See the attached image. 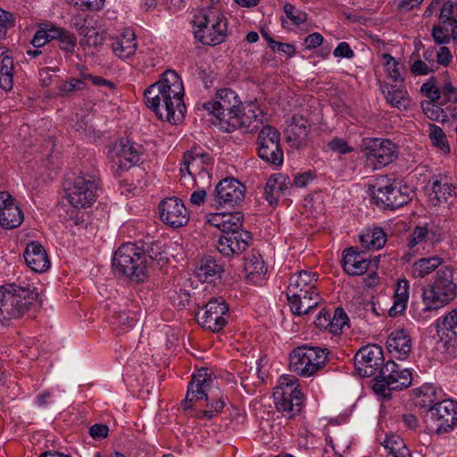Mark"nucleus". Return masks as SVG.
I'll list each match as a JSON object with an SVG mask.
<instances>
[{
	"mask_svg": "<svg viewBox=\"0 0 457 457\" xmlns=\"http://www.w3.org/2000/svg\"><path fill=\"white\" fill-rule=\"evenodd\" d=\"M184 95L181 78L176 71L167 70L157 82L145 90L144 98L146 106L160 120L178 124L183 120L187 111Z\"/></svg>",
	"mask_w": 457,
	"mask_h": 457,
	"instance_id": "obj_1",
	"label": "nucleus"
},
{
	"mask_svg": "<svg viewBox=\"0 0 457 457\" xmlns=\"http://www.w3.org/2000/svg\"><path fill=\"white\" fill-rule=\"evenodd\" d=\"M38 294L27 283H6L0 286V320H20L29 312Z\"/></svg>",
	"mask_w": 457,
	"mask_h": 457,
	"instance_id": "obj_2",
	"label": "nucleus"
},
{
	"mask_svg": "<svg viewBox=\"0 0 457 457\" xmlns=\"http://www.w3.org/2000/svg\"><path fill=\"white\" fill-rule=\"evenodd\" d=\"M212 380L208 374L207 370H199L197 374L193 375L191 381L187 386V392L185 398L184 409H191L194 402H205V410L195 413L197 419H212L220 414L225 406L222 395H219L211 388Z\"/></svg>",
	"mask_w": 457,
	"mask_h": 457,
	"instance_id": "obj_3",
	"label": "nucleus"
},
{
	"mask_svg": "<svg viewBox=\"0 0 457 457\" xmlns=\"http://www.w3.org/2000/svg\"><path fill=\"white\" fill-rule=\"evenodd\" d=\"M368 192L373 203L384 209L400 208L412 198L409 187L383 176L376 178L374 183L369 185Z\"/></svg>",
	"mask_w": 457,
	"mask_h": 457,
	"instance_id": "obj_4",
	"label": "nucleus"
},
{
	"mask_svg": "<svg viewBox=\"0 0 457 457\" xmlns=\"http://www.w3.org/2000/svg\"><path fill=\"white\" fill-rule=\"evenodd\" d=\"M453 270L443 266L437 271L435 281L428 289H423L424 310H437L448 304L457 294V285L453 282Z\"/></svg>",
	"mask_w": 457,
	"mask_h": 457,
	"instance_id": "obj_5",
	"label": "nucleus"
},
{
	"mask_svg": "<svg viewBox=\"0 0 457 457\" xmlns=\"http://www.w3.org/2000/svg\"><path fill=\"white\" fill-rule=\"evenodd\" d=\"M139 246L132 243L120 245L114 253L112 267L115 272L122 274L137 283L147 277L145 256L142 255Z\"/></svg>",
	"mask_w": 457,
	"mask_h": 457,
	"instance_id": "obj_6",
	"label": "nucleus"
},
{
	"mask_svg": "<svg viewBox=\"0 0 457 457\" xmlns=\"http://www.w3.org/2000/svg\"><path fill=\"white\" fill-rule=\"evenodd\" d=\"M411 384V373L408 369H400L394 361H388L374 378L372 386L377 395L390 398V392L408 387Z\"/></svg>",
	"mask_w": 457,
	"mask_h": 457,
	"instance_id": "obj_7",
	"label": "nucleus"
},
{
	"mask_svg": "<svg viewBox=\"0 0 457 457\" xmlns=\"http://www.w3.org/2000/svg\"><path fill=\"white\" fill-rule=\"evenodd\" d=\"M195 37L206 46H216L222 43L227 36V22L223 16L212 11L203 12L195 16Z\"/></svg>",
	"mask_w": 457,
	"mask_h": 457,
	"instance_id": "obj_8",
	"label": "nucleus"
},
{
	"mask_svg": "<svg viewBox=\"0 0 457 457\" xmlns=\"http://www.w3.org/2000/svg\"><path fill=\"white\" fill-rule=\"evenodd\" d=\"M97 181L91 175H80L66 180L65 192L70 204L75 208L90 206L96 199Z\"/></svg>",
	"mask_w": 457,
	"mask_h": 457,
	"instance_id": "obj_9",
	"label": "nucleus"
},
{
	"mask_svg": "<svg viewBox=\"0 0 457 457\" xmlns=\"http://www.w3.org/2000/svg\"><path fill=\"white\" fill-rule=\"evenodd\" d=\"M241 104L234 90L222 88L217 92L214 100L204 103L203 107L216 118L217 122L213 121V123L221 129L223 121H228L229 117L237 115V112H239Z\"/></svg>",
	"mask_w": 457,
	"mask_h": 457,
	"instance_id": "obj_10",
	"label": "nucleus"
},
{
	"mask_svg": "<svg viewBox=\"0 0 457 457\" xmlns=\"http://www.w3.org/2000/svg\"><path fill=\"white\" fill-rule=\"evenodd\" d=\"M258 156L264 162L276 166L282 165L284 153L280 144V132L270 125H264L257 137Z\"/></svg>",
	"mask_w": 457,
	"mask_h": 457,
	"instance_id": "obj_11",
	"label": "nucleus"
},
{
	"mask_svg": "<svg viewBox=\"0 0 457 457\" xmlns=\"http://www.w3.org/2000/svg\"><path fill=\"white\" fill-rule=\"evenodd\" d=\"M354 368L362 378H376L384 368V353L381 346L376 344L361 347L354 355Z\"/></svg>",
	"mask_w": 457,
	"mask_h": 457,
	"instance_id": "obj_12",
	"label": "nucleus"
},
{
	"mask_svg": "<svg viewBox=\"0 0 457 457\" xmlns=\"http://www.w3.org/2000/svg\"><path fill=\"white\" fill-rule=\"evenodd\" d=\"M225 315H228V304L222 297H215L196 312L195 320L204 328L217 333L227 324Z\"/></svg>",
	"mask_w": 457,
	"mask_h": 457,
	"instance_id": "obj_13",
	"label": "nucleus"
},
{
	"mask_svg": "<svg viewBox=\"0 0 457 457\" xmlns=\"http://www.w3.org/2000/svg\"><path fill=\"white\" fill-rule=\"evenodd\" d=\"M237 115L231 116L228 121H223L221 130L231 132L237 129H244L245 132L253 133L259 129L262 123L263 113L253 102L239 107Z\"/></svg>",
	"mask_w": 457,
	"mask_h": 457,
	"instance_id": "obj_14",
	"label": "nucleus"
},
{
	"mask_svg": "<svg viewBox=\"0 0 457 457\" xmlns=\"http://www.w3.org/2000/svg\"><path fill=\"white\" fill-rule=\"evenodd\" d=\"M142 146L128 138H121L110 152L112 169L117 176L134 167L139 161Z\"/></svg>",
	"mask_w": 457,
	"mask_h": 457,
	"instance_id": "obj_15",
	"label": "nucleus"
},
{
	"mask_svg": "<svg viewBox=\"0 0 457 457\" xmlns=\"http://www.w3.org/2000/svg\"><path fill=\"white\" fill-rule=\"evenodd\" d=\"M428 419L435 424L437 433H447L457 426V403L444 400L428 410Z\"/></svg>",
	"mask_w": 457,
	"mask_h": 457,
	"instance_id": "obj_16",
	"label": "nucleus"
},
{
	"mask_svg": "<svg viewBox=\"0 0 457 457\" xmlns=\"http://www.w3.org/2000/svg\"><path fill=\"white\" fill-rule=\"evenodd\" d=\"M159 212L161 220L171 228H181L189 220V214L184 203L174 196L165 198L159 204Z\"/></svg>",
	"mask_w": 457,
	"mask_h": 457,
	"instance_id": "obj_17",
	"label": "nucleus"
},
{
	"mask_svg": "<svg viewBox=\"0 0 457 457\" xmlns=\"http://www.w3.org/2000/svg\"><path fill=\"white\" fill-rule=\"evenodd\" d=\"M245 187L234 178L221 179L215 187L214 200L219 205L235 206L245 199Z\"/></svg>",
	"mask_w": 457,
	"mask_h": 457,
	"instance_id": "obj_18",
	"label": "nucleus"
},
{
	"mask_svg": "<svg viewBox=\"0 0 457 457\" xmlns=\"http://www.w3.org/2000/svg\"><path fill=\"white\" fill-rule=\"evenodd\" d=\"M367 158L375 162V169L391 163L397 156L396 146L389 139L371 138L366 144Z\"/></svg>",
	"mask_w": 457,
	"mask_h": 457,
	"instance_id": "obj_19",
	"label": "nucleus"
},
{
	"mask_svg": "<svg viewBox=\"0 0 457 457\" xmlns=\"http://www.w3.org/2000/svg\"><path fill=\"white\" fill-rule=\"evenodd\" d=\"M273 397L277 410L286 418L291 419L301 411L303 395L300 390L275 388Z\"/></svg>",
	"mask_w": 457,
	"mask_h": 457,
	"instance_id": "obj_20",
	"label": "nucleus"
},
{
	"mask_svg": "<svg viewBox=\"0 0 457 457\" xmlns=\"http://www.w3.org/2000/svg\"><path fill=\"white\" fill-rule=\"evenodd\" d=\"M251 241V234L246 230L229 232L220 237L217 250L224 256L238 255L245 251Z\"/></svg>",
	"mask_w": 457,
	"mask_h": 457,
	"instance_id": "obj_21",
	"label": "nucleus"
},
{
	"mask_svg": "<svg viewBox=\"0 0 457 457\" xmlns=\"http://www.w3.org/2000/svg\"><path fill=\"white\" fill-rule=\"evenodd\" d=\"M430 203L436 206L456 196L455 187L446 176L435 175L427 186Z\"/></svg>",
	"mask_w": 457,
	"mask_h": 457,
	"instance_id": "obj_22",
	"label": "nucleus"
},
{
	"mask_svg": "<svg viewBox=\"0 0 457 457\" xmlns=\"http://www.w3.org/2000/svg\"><path fill=\"white\" fill-rule=\"evenodd\" d=\"M439 341L444 348L451 353H457V310L449 312L441 324L437 326Z\"/></svg>",
	"mask_w": 457,
	"mask_h": 457,
	"instance_id": "obj_23",
	"label": "nucleus"
},
{
	"mask_svg": "<svg viewBox=\"0 0 457 457\" xmlns=\"http://www.w3.org/2000/svg\"><path fill=\"white\" fill-rule=\"evenodd\" d=\"M25 262L35 272H45L50 268V260L44 246L37 241L29 243L23 253Z\"/></svg>",
	"mask_w": 457,
	"mask_h": 457,
	"instance_id": "obj_24",
	"label": "nucleus"
},
{
	"mask_svg": "<svg viewBox=\"0 0 457 457\" xmlns=\"http://www.w3.org/2000/svg\"><path fill=\"white\" fill-rule=\"evenodd\" d=\"M342 266L350 276H361L366 273L372 261L367 259L361 253L349 247L343 253Z\"/></svg>",
	"mask_w": 457,
	"mask_h": 457,
	"instance_id": "obj_25",
	"label": "nucleus"
},
{
	"mask_svg": "<svg viewBox=\"0 0 457 457\" xmlns=\"http://www.w3.org/2000/svg\"><path fill=\"white\" fill-rule=\"evenodd\" d=\"M289 127L285 133L287 141L296 148L303 146L309 135L308 120L302 115H294Z\"/></svg>",
	"mask_w": 457,
	"mask_h": 457,
	"instance_id": "obj_26",
	"label": "nucleus"
},
{
	"mask_svg": "<svg viewBox=\"0 0 457 457\" xmlns=\"http://www.w3.org/2000/svg\"><path fill=\"white\" fill-rule=\"evenodd\" d=\"M292 186L288 175L274 174L268 179L264 187V196L270 205L276 204L278 198Z\"/></svg>",
	"mask_w": 457,
	"mask_h": 457,
	"instance_id": "obj_27",
	"label": "nucleus"
},
{
	"mask_svg": "<svg viewBox=\"0 0 457 457\" xmlns=\"http://www.w3.org/2000/svg\"><path fill=\"white\" fill-rule=\"evenodd\" d=\"M111 47L113 53L121 59L133 55L136 52L137 43L135 33L126 29L120 37L112 38Z\"/></svg>",
	"mask_w": 457,
	"mask_h": 457,
	"instance_id": "obj_28",
	"label": "nucleus"
},
{
	"mask_svg": "<svg viewBox=\"0 0 457 457\" xmlns=\"http://www.w3.org/2000/svg\"><path fill=\"white\" fill-rule=\"evenodd\" d=\"M386 346L390 353L398 354L397 358L405 359L411 350V340L403 329L393 331L387 340Z\"/></svg>",
	"mask_w": 457,
	"mask_h": 457,
	"instance_id": "obj_29",
	"label": "nucleus"
},
{
	"mask_svg": "<svg viewBox=\"0 0 457 457\" xmlns=\"http://www.w3.org/2000/svg\"><path fill=\"white\" fill-rule=\"evenodd\" d=\"M318 274L307 270H301L290 278L289 289L290 294H295L300 289H309L317 291Z\"/></svg>",
	"mask_w": 457,
	"mask_h": 457,
	"instance_id": "obj_30",
	"label": "nucleus"
},
{
	"mask_svg": "<svg viewBox=\"0 0 457 457\" xmlns=\"http://www.w3.org/2000/svg\"><path fill=\"white\" fill-rule=\"evenodd\" d=\"M306 353V345L295 348L289 355V368L295 374L309 378L312 377V369L308 365L307 358H303Z\"/></svg>",
	"mask_w": 457,
	"mask_h": 457,
	"instance_id": "obj_31",
	"label": "nucleus"
},
{
	"mask_svg": "<svg viewBox=\"0 0 457 457\" xmlns=\"http://www.w3.org/2000/svg\"><path fill=\"white\" fill-rule=\"evenodd\" d=\"M409 298V282L407 279H400L396 284L394 294V304L388 311L390 317H395L404 312Z\"/></svg>",
	"mask_w": 457,
	"mask_h": 457,
	"instance_id": "obj_32",
	"label": "nucleus"
},
{
	"mask_svg": "<svg viewBox=\"0 0 457 457\" xmlns=\"http://www.w3.org/2000/svg\"><path fill=\"white\" fill-rule=\"evenodd\" d=\"M444 262L439 256H431L417 260L411 267V274L414 278H424L436 270Z\"/></svg>",
	"mask_w": 457,
	"mask_h": 457,
	"instance_id": "obj_33",
	"label": "nucleus"
},
{
	"mask_svg": "<svg viewBox=\"0 0 457 457\" xmlns=\"http://www.w3.org/2000/svg\"><path fill=\"white\" fill-rule=\"evenodd\" d=\"M306 355L303 358H307L309 367L312 369V376H313L318 370H321L328 361V349L309 346L306 345Z\"/></svg>",
	"mask_w": 457,
	"mask_h": 457,
	"instance_id": "obj_34",
	"label": "nucleus"
},
{
	"mask_svg": "<svg viewBox=\"0 0 457 457\" xmlns=\"http://www.w3.org/2000/svg\"><path fill=\"white\" fill-rule=\"evenodd\" d=\"M24 216L17 204L11 206L0 212V226L5 229L18 228L23 221Z\"/></svg>",
	"mask_w": 457,
	"mask_h": 457,
	"instance_id": "obj_35",
	"label": "nucleus"
},
{
	"mask_svg": "<svg viewBox=\"0 0 457 457\" xmlns=\"http://www.w3.org/2000/svg\"><path fill=\"white\" fill-rule=\"evenodd\" d=\"M243 269L247 278L255 274H264L266 268L264 262L258 253H251L244 257Z\"/></svg>",
	"mask_w": 457,
	"mask_h": 457,
	"instance_id": "obj_36",
	"label": "nucleus"
},
{
	"mask_svg": "<svg viewBox=\"0 0 457 457\" xmlns=\"http://www.w3.org/2000/svg\"><path fill=\"white\" fill-rule=\"evenodd\" d=\"M360 240L365 247L380 249L386 244V233L380 228H374L361 235Z\"/></svg>",
	"mask_w": 457,
	"mask_h": 457,
	"instance_id": "obj_37",
	"label": "nucleus"
},
{
	"mask_svg": "<svg viewBox=\"0 0 457 457\" xmlns=\"http://www.w3.org/2000/svg\"><path fill=\"white\" fill-rule=\"evenodd\" d=\"M244 215L240 212H228L224 217V227L221 228L222 235L229 232L241 231Z\"/></svg>",
	"mask_w": 457,
	"mask_h": 457,
	"instance_id": "obj_38",
	"label": "nucleus"
},
{
	"mask_svg": "<svg viewBox=\"0 0 457 457\" xmlns=\"http://www.w3.org/2000/svg\"><path fill=\"white\" fill-rule=\"evenodd\" d=\"M349 319L343 308L337 307L331 316L329 333L338 335L344 328L349 327Z\"/></svg>",
	"mask_w": 457,
	"mask_h": 457,
	"instance_id": "obj_39",
	"label": "nucleus"
},
{
	"mask_svg": "<svg viewBox=\"0 0 457 457\" xmlns=\"http://www.w3.org/2000/svg\"><path fill=\"white\" fill-rule=\"evenodd\" d=\"M311 292H312V290L300 289L298 292H295V294H294L293 295V294H290L289 289L287 290V297L292 313L301 312V307L303 306V299L304 301H307V297L310 296Z\"/></svg>",
	"mask_w": 457,
	"mask_h": 457,
	"instance_id": "obj_40",
	"label": "nucleus"
},
{
	"mask_svg": "<svg viewBox=\"0 0 457 457\" xmlns=\"http://www.w3.org/2000/svg\"><path fill=\"white\" fill-rule=\"evenodd\" d=\"M223 272L221 265L218 264L212 257L206 258L198 269V276H204V280Z\"/></svg>",
	"mask_w": 457,
	"mask_h": 457,
	"instance_id": "obj_41",
	"label": "nucleus"
},
{
	"mask_svg": "<svg viewBox=\"0 0 457 457\" xmlns=\"http://www.w3.org/2000/svg\"><path fill=\"white\" fill-rule=\"evenodd\" d=\"M429 136L433 143L444 153L450 152V145L447 142L446 136L440 127L435 124H430Z\"/></svg>",
	"mask_w": 457,
	"mask_h": 457,
	"instance_id": "obj_42",
	"label": "nucleus"
},
{
	"mask_svg": "<svg viewBox=\"0 0 457 457\" xmlns=\"http://www.w3.org/2000/svg\"><path fill=\"white\" fill-rule=\"evenodd\" d=\"M111 322L112 325L117 326L121 331H128L134 326L136 319L135 317H130L129 312L123 311L114 312L112 315Z\"/></svg>",
	"mask_w": 457,
	"mask_h": 457,
	"instance_id": "obj_43",
	"label": "nucleus"
},
{
	"mask_svg": "<svg viewBox=\"0 0 457 457\" xmlns=\"http://www.w3.org/2000/svg\"><path fill=\"white\" fill-rule=\"evenodd\" d=\"M435 102H428L426 104H422V110L427 117L431 120L436 121H445L447 119V114L440 106L436 105Z\"/></svg>",
	"mask_w": 457,
	"mask_h": 457,
	"instance_id": "obj_44",
	"label": "nucleus"
},
{
	"mask_svg": "<svg viewBox=\"0 0 457 457\" xmlns=\"http://www.w3.org/2000/svg\"><path fill=\"white\" fill-rule=\"evenodd\" d=\"M140 248V252L143 253L142 255L145 256V264H147V259L151 261H156L162 259V246L160 242H152L150 244H146V247L142 245Z\"/></svg>",
	"mask_w": 457,
	"mask_h": 457,
	"instance_id": "obj_45",
	"label": "nucleus"
},
{
	"mask_svg": "<svg viewBox=\"0 0 457 457\" xmlns=\"http://www.w3.org/2000/svg\"><path fill=\"white\" fill-rule=\"evenodd\" d=\"M431 36L437 45H447L452 40L451 32L447 26L435 25L432 28Z\"/></svg>",
	"mask_w": 457,
	"mask_h": 457,
	"instance_id": "obj_46",
	"label": "nucleus"
},
{
	"mask_svg": "<svg viewBox=\"0 0 457 457\" xmlns=\"http://www.w3.org/2000/svg\"><path fill=\"white\" fill-rule=\"evenodd\" d=\"M405 94L406 92L403 89L395 88V87L392 86L386 93V102L394 107L400 108L402 105H404Z\"/></svg>",
	"mask_w": 457,
	"mask_h": 457,
	"instance_id": "obj_47",
	"label": "nucleus"
},
{
	"mask_svg": "<svg viewBox=\"0 0 457 457\" xmlns=\"http://www.w3.org/2000/svg\"><path fill=\"white\" fill-rule=\"evenodd\" d=\"M303 302V306L301 307L300 313H293L294 315L302 316V315H307L311 312H312L316 307L319 305V303L321 302V297L320 295L319 291H312L311 292L310 296L307 297V301Z\"/></svg>",
	"mask_w": 457,
	"mask_h": 457,
	"instance_id": "obj_48",
	"label": "nucleus"
},
{
	"mask_svg": "<svg viewBox=\"0 0 457 457\" xmlns=\"http://www.w3.org/2000/svg\"><path fill=\"white\" fill-rule=\"evenodd\" d=\"M284 12L287 17L291 20L295 25L303 24L307 20V14L302 11L296 10L291 4L287 3L284 5Z\"/></svg>",
	"mask_w": 457,
	"mask_h": 457,
	"instance_id": "obj_49",
	"label": "nucleus"
},
{
	"mask_svg": "<svg viewBox=\"0 0 457 457\" xmlns=\"http://www.w3.org/2000/svg\"><path fill=\"white\" fill-rule=\"evenodd\" d=\"M421 92L432 102H437L440 99L441 90L436 87L435 77H431L428 81L423 83Z\"/></svg>",
	"mask_w": 457,
	"mask_h": 457,
	"instance_id": "obj_50",
	"label": "nucleus"
},
{
	"mask_svg": "<svg viewBox=\"0 0 457 457\" xmlns=\"http://www.w3.org/2000/svg\"><path fill=\"white\" fill-rule=\"evenodd\" d=\"M382 445L386 449L389 450L391 454H395V453L400 451L405 445L403 440L397 435L386 436Z\"/></svg>",
	"mask_w": 457,
	"mask_h": 457,
	"instance_id": "obj_51",
	"label": "nucleus"
},
{
	"mask_svg": "<svg viewBox=\"0 0 457 457\" xmlns=\"http://www.w3.org/2000/svg\"><path fill=\"white\" fill-rule=\"evenodd\" d=\"M197 158L200 159L202 163L205 164L211 163L212 160V156L208 153L198 151L196 147H194L185 153L186 163L193 162L196 161Z\"/></svg>",
	"mask_w": 457,
	"mask_h": 457,
	"instance_id": "obj_52",
	"label": "nucleus"
},
{
	"mask_svg": "<svg viewBox=\"0 0 457 457\" xmlns=\"http://www.w3.org/2000/svg\"><path fill=\"white\" fill-rule=\"evenodd\" d=\"M428 235V230L426 227H416L413 232L410 235L407 245L409 248H413L420 243H421L427 236Z\"/></svg>",
	"mask_w": 457,
	"mask_h": 457,
	"instance_id": "obj_53",
	"label": "nucleus"
},
{
	"mask_svg": "<svg viewBox=\"0 0 457 457\" xmlns=\"http://www.w3.org/2000/svg\"><path fill=\"white\" fill-rule=\"evenodd\" d=\"M58 42L59 47L67 53H72L74 51V47L76 46V37L74 35L66 30L60 37Z\"/></svg>",
	"mask_w": 457,
	"mask_h": 457,
	"instance_id": "obj_54",
	"label": "nucleus"
},
{
	"mask_svg": "<svg viewBox=\"0 0 457 457\" xmlns=\"http://www.w3.org/2000/svg\"><path fill=\"white\" fill-rule=\"evenodd\" d=\"M383 59L386 61L385 65L387 67V70L389 71V76L396 81L400 76V71L398 68V62L396 60L389 54H384Z\"/></svg>",
	"mask_w": 457,
	"mask_h": 457,
	"instance_id": "obj_55",
	"label": "nucleus"
},
{
	"mask_svg": "<svg viewBox=\"0 0 457 457\" xmlns=\"http://www.w3.org/2000/svg\"><path fill=\"white\" fill-rule=\"evenodd\" d=\"M328 146L332 151L342 154L353 152V148L348 145L347 142L345 139L339 137H334L331 141H329Z\"/></svg>",
	"mask_w": 457,
	"mask_h": 457,
	"instance_id": "obj_56",
	"label": "nucleus"
},
{
	"mask_svg": "<svg viewBox=\"0 0 457 457\" xmlns=\"http://www.w3.org/2000/svg\"><path fill=\"white\" fill-rule=\"evenodd\" d=\"M198 74L205 87H212L217 78V73L211 68H200Z\"/></svg>",
	"mask_w": 457,
	"mask_h": 457,
	"instance_id": "obj_57",
	"label": "nucleus"
},
{
	"mask_svg": "<svg viewBox=\"0 0 457 457\" xmlns=\"http://www.w3.org/2000/svg\"><path fill=\"white\" fill-rule=\"evenodd\" d=\"M109 428L104 424H95L89 428V435L95 440H101L107 437Z\"/></svg>",
	"mask_w": 457,
	"mask_h": 457,
	"instance_id": "obj_58",
	"label": "nucleus"
},
{
	"mask_svg": "<svg viewBox=\"0 0 457 457\" xmlns=\"http://www.w3.org/2000/svg\"><path fill=\"white\" fill-rule=\"evenodd\" d=\"M85 82L80 79H72L70 81L64 82L60 89L64 93H71L76 90H81L85 87Z\"/></svg>",
	"mask_w": 457,
	"mask_h": 457,
	"instance_id": "obj_59",
	"label": "nucleus"
},
{
	"mask_svg": "<svg viewBox=\"0 0 457 457\" xmlns=\"http://www.w3.org/2000/svg\"><path fill=\"white\" fill-rule=\"evenodd\" d=\"M442 93L445 96V100L441 103L442 104L448 102L457 103V88L454 87L451 82L445 85L442 89Z\"/></svg>",
	"mask_w": 457,
	"mask_h": 457,
	"instance_id": "obj_60",
	"label": "nucleus"
},
{
	"mask_svg": "<svg viewBox=\"0 0 457 457\" xmlns=\"http://www.w3.org/2000/svg\"><path fill=\"white\" fill-rule=\"evenodd\" d=\"M411 71L414 75H427L435 71V68L427 64L424 61L418 60L413 62Z\"/></svg>",
	"mask_w": 457,
	"mask_h": 457,
	"instance_id": "obj_61",
	"label": "nucleus"
},
{
	"mask_svg": "<svg viewBox=\"0 0 457 457\" xmlns=\"http://www.w3.org/2000/svg\"><path fill=\"white\" fill-rule=\"evenodd\" d=\"M442 46H443L439 48L436 54V62L444 66H448L453 59V55L450 49L445 46V45Z\"/></svg>",
	"mask_w": 457,
	"mask_h": 457,
	"instance_id": "obj_62",
	"label": "nucleus"
},
{
	"mask_svg": "<svg viewBox=\"0 0 457 457\" xmlns=\"http://www.w3.org/2000/svg\"><path fill=\"white\" fill-rule=\"evenodd\" d=\"M334 55L336 57H343V58H352L354 55L353 51L351 49L350 46L346 42H341L334 50Z\"/></svg>",
	"mask_w": 457,
	"mask_h": 457,
	"instance_id": "obj_63",
	"label": "nucleus"
},
{
	"mask_svg": "<svg viewBox=\"0 0 457 457\" xmlns=\"http://www.w3.org/2000/svg\"><path fill=\"white\" fill-rule=\"evenodd\" d=\"M314 179V175L311 172H303L295 176L292 185L297 187H304Z\"/></svg>",
	"mask_w": 457,
	"mask_h": 457,
	"instance_id": "obj_64",
	"label": "nucleus"
}]
</instances>
